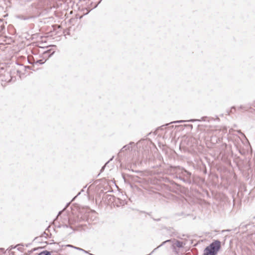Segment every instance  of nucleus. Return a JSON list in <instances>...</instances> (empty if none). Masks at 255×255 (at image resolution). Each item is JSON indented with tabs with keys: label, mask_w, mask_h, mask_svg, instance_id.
<instances>
[{
	"label": "nucleus",
	"mask_w": 255,
	"mask_h": 255,
	"mask_svg": "<svg viewBox=\"0 0 255 255\" xmlns=\"http://www.w3.org/2000/svg\"><path fill=\"white\" fill-rule=\"evenodd\" d=\"M221 248V242L216 240L207 246L204 251V255H216Z\"/></svg>",
	"instance_id": "nucleus-1"
},
{
	"label": "nucleus",
	"mask_w": 255,
	"mask_h": 255,
	"mask_svg": "<svg viewBox=\"0 0 255 255\" xmlns=\"http://www.w3.org/2000/svg\"><path fill=\"white\" fill-rule=\"evenodd\" d=\"M195 138L191 134H184L179 136L175 142L178 143H188L189 142L194 143Z\"/></svg>",
	"instance_id": "nucleus-2"
},
{
	"label": "nucleus",
	"mask_w": 255,
	"mask_h": 255,
	"mask_svg": "<svg viewBox=\"0 0 255 255\" xmlns=\"http://www.w3.org/2000/svg\"><path fill=\"white\" fill-rule=\"evenodd\" d=\"M239 133L240 134V136L237 137L238 139H240L242 143H245L246 142H249L248 139L246 138L244 133L241 132H239ZM237 143H240V142L238 140H237Z\"/></svg>",
	"instance_id": "nucleus-3"
},
{
	"label": "nucleus",
	"mask_w": 255,
	"mask_h": 255,
	"mask_svg": "<svg viewBox=\"0 0 255 255\" xmlns=\"http://www.w3.org/2000/svg\"><path fill=\"white\" fill-rule=\"evenodd\" d=\"M4 76H6L7 78H5V79H4V78H2L3 76L2 75L0 76V77L1 80L2 81H5L6 82H10L11 81V77L10 76V74H9V72H5V74H4Z\"/></svg>",
	"instance_id": "nucleus-4"
},
{
	"label": "nucleus",
	"mask_w": 255,
	"mask_h": 255,
	"mask_svg": "<svg viewBox=\"0 0 255 255\" xmlns=\"http://www.w3.org/2000/svg\"><path fill=\"white\" fill-rule=\"evenodd\" d=\"M182 174L186 178L187 180L190 181V179L191 177V173L190 172L186 170H184L182 172Z\"/></svg>",
	"instance_id": "nucleus-5"
},
{
	"label": "nucleus",
	"mask_w": 255,
	"mask_h": 255,
	"mask_svg": "<svg viewBox=\"0 0 255 255\" xmlns=\"http://www.w3.org/2000/svg\"><path fill=\"white\" fill-rule=\"evenodd\" d=\"M153 143L148 138H146L142 139L138 141V142H137L136 143Z\"/></svg>",
	"instance_id": "nucleus-6"
},
{
	"label": "nucleus",
	"mask_w": 255,
	"mask_h": 255,
	"mask_svg": "<svg viewBox=\"0 0 255 255\" xmlns=\"http://www.w3.org/2000/svg\"><path fill=\"white\" fill-rule=\"evenodd\" d=\"M174 244L178 248H182L183 247V243L179 241H176Z\"/></svg>",
	"instance_id": "nucleus-7"
},
{
	"label": "nucleus",
	"mask_w": 255,
	"mask_h": 255,
	"mask_svg": "<svg viewBox=\"0 0 255 255\" xmlns=\"http://www.w3.org/2000/svg\"><path fill=\"white\" fill-rule=\"evenodd\" d=\"M38 255H51V254L50 252L44 251L39 253Z\"/></svg>",
	"instance_id": "nucleus-8"
},
{
	"label": "nucleus",
	"mask_w": 255,
	"mask_h": 255,
	"mask_svg": "<svg viewBox=\"0 0 255 255\" xmlns=\"http://www.w3.org/2000/svg\"><path fill=\"white\" fill-rule=\"evenodd\" d=\"M185 122H186V121H183V120L176 121L171 122V123H170V124H172V123H183Z\"/></svg>",
	"instance_id": "nucleus-9"
},
{
	"label": "nucleus",
	"mask_w": 255,
	"mask_h": 255,
	"mask_svg": "<svg viewBox=\"0 0 255 255\" xmlns=\"http://www.w3.org/2000/svg\"><path fill=\"white\" fill-rule=\"evenodd\" d=\"M75 249L78 250H79V251H83L84 252V253H88V252L81 249V248H78V247H74Z\"/></svg>",
	"instance_id": "nucleus-10"
},
{
	"label": "nucleus",
	"mask_w": 255,
	"mask_h": 255,
	"mask_svg": "<svg viewBox=\"0 0 255 255\" xmlns=\"http://www.w3.org/2000/svg\"><path fill=\"white\" fill-rule=\"evenodd\" d=\"M17 17L18 18H20V19H23V20H26L28 19V17H24L22 15H18L17 16Z\"/></svg>",
	"instance_id": "nucleus-11"
},
{
	"label": "nucleus",
	"mask_w": 255,
	"mask_h": 255,
	"mask_svg": "<svg viewBox=\"0 0 255 255\" xmlns=\"http://www.w3.org/2000/svg\"><path fill=\"white\" fill-rule=\"evenodd\" d=\"M171 241L170 240H166L163 242H162V243L157 248H159L161 246H162V245H163L164 244H165L166 243H168V242H170Z\"/></svg>",
	"instance_id": "nucleus-12"
},
{
	"label": "nucleus",
	"mask_w": 255,
	"mask_h": 255,
	"mask_svg": "<svg viewBox=\"0 0 255 255\" xmlns=\"http://www.w3.org/2000/svg\"><path fill=\"white\" fill-rule=\"evenodd\" d=\"M44 62H45V61H43V60L41 59V60H38L36 61V63H39L40 64H42Z\"/></svg>",
	"instance_id": "nucleus-13"
},
{
	"label": "nucleus",
	"mask_w": 255,
	"mask_h": 255,
	"mask_svg": "<svg viewBox=\"0 0 255 255\" xmlns=\"http://www.w3.org/2000/svg\"><path fill=\"white\" fill-rule=\"evenodd\" d=\"M114 157H113L112 158H111L106 164L102 168L101 170V171H102L103 170H104L105 167V166L106 165V164H107L111 160H112L113 159Z\"/></svg>",
	"instance_id": "nucleus-14"
},
{
	"label": "nucleus",
	"mask_w": 255,
	"mask_h": 255,
	"mask_svg": "<svg viewBox=\"0 0 255 255\" xmlns=\"http://www.w3.org/2000/svg\"><path fill=\"white\" fill-rule=\"evenodd\" d=\"M114 157H113L112 158H111L106 164L102 168L101 170V171H102L103 170H104L105 167V166L106 165V164H107L111 160H112L113 159Z\"/></svg>",
	"instance_id": "nucleus-15"
},
{
	"label": "nucleus",
	"mask_w": 255,
	"mask_h": 255,
	"mask_svg": "<svg viewBox=\"0 0 255 255\" xmlns=\"http://www.w3.org/2000/svg\"><path fill=\"white\" fill-rule=\"evenodd\" d=\"M197 121V120H191L188 121H189V122H194V121Z\"/></svg>",
	"instance_id": "nucleus-16"
},
{
	"label": "nucleus",
	"mask_w": 255,
	"mask_h": 255,
	"mask_svg": "<svg viewBox=\"0 0 255 255\" xmlns=\"http://www.w3.org/2000/svg\"><path fill=\"white\" fill-rule=\"evenodd\" d=\"M68 247H74L72 245H67Z\"/></svg>",
	"instance_id": "nucleus-17"
},
{
	"label": "nucleus",
	"mask_w": 255,
	"mask_h": 255,
	"mask_svg": "<svg viewBox=\"0 0 255 255\" xmlns=\"http://www.w3.org/2000/svg\"><path fill=\"white\" fill-rule=\"evenodd\" d=\"M129 143L132 144V143H134V142H130Z\"/></svg>",
	"instance_id": "nucleus-18"
}]
</instances>
